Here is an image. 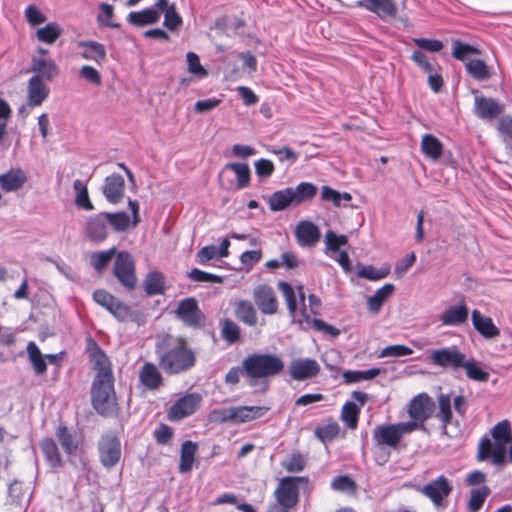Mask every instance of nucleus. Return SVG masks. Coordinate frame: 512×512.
I'll return each instance as SVG.
<instances>
[{"mask_svg":"<svg viewBox=\"0 0 512 512\" xmlns=\"http://www.w3.org/2000/svg\"><path fill=\"white\" fill-rule=\"evenodd\" d=\"M86 352L94 363V369L96 370V375L91 385L92 406L103 417L117 415L119 406L109 359L91 336L86 338Z\"/></svg>","mask_w":512,"mask_h":512,"instance_id":"obj_1","label":"nucleus"},{"mask_svg":"<svg viewBox=\"0 0 512 512\" xmlns=\"http://www.w3.org/2000/svg\"><path fill=\"white\" fill-rule=\"evenodd\" d=\"M155 354L160 369L168 376L185 374L197 362L196 353L188 341L169 334L155 342Z\"/></svg>","mask_w":512,"mask_h":512,"instance_id":"obj_2","label":"nucleus"},{"mask_svg":"<svg viewBox=\"0 0 512 512\" xmlns=\"http://www.w3.org/2000/svg\"><path fill=\"white\" fill-rule=\"evenodd\" d=\"M283 369V360L270 353H253L242 361V375L248 380L249 386H255L259 379L275 376Z\"/></svg>","mask_w":512,"mask_h":512,"instance_id":"obj_3","label":"nucleus"},{"mask_svg":"<svg viewBox=\"0 0 512 512\" xmlns=\"http://www.w3.org/2000/svg\"><path fill=\"white\" fill-rule=\"evenodd\" d=\"M415 430V422H399L380 425L373 431V438L378 445L396 447L402 437Z\"/></svg>","mask_w":512,"mask_h":512,"instance_id":"obj_4","label":"nucleus"},{"mask_svg":"<svg viewBox=\"0 0 512 512\" xmlns=\"http://www.w3.org/2000/svg\"><path fill=\"white\" fill-rule=\"evenodd\" d=\"M113 274L127 290L133 291L137 286L135 262L126 251L118 252L113 266Z\"/></svg>","mask_w":512,"mask_h":512,"instance_id":"obj_5","label":"nucleus"},{"mask_svg":"<svg viewBox=\"0 0 512 512\" xmlns=\"http://www.w3.org/2000/svg\"><path fill=\"white\" fill-rule=\"evenodd\" d=\"M176 317L186 326L191 328H201L205 323V315L198 306L194 297H188L181 300L175 311Z\"/></svg>","mask_w":512,"mask_h":512,"instance_id":"obj_6","label":"nucleus"},{"mask_svg":"<svg viewBox=\"0 0 512 512\" xmlns=\"http://www.w3.org/2000/svg\"><path fill=\"white\" fill-rule=\"evenodd\" d=\"M435 404L427 393H420L415 396L409 404L408 414L411 418L409 422H415V430L422 427L433 413Z\"/></svg>","mask_w":512,"mask_h":512,"instance_id":"obj_7","label":"nucleus"},{"mask_svg":"<svg viewBox=\"0 0 512 512\" xmlns=\"http://www.w3.org/2000/svg\"><path fill=\"white\" fill-rule=\"evenodd\" d=\"M465 355L461 353L456 346L445 347L432 351L430 360L432 364L458 370L464 364Z\"/></svg>","mask_w":512,"mask_h":512,"instance_id":"obj_8","label":"nucleus"},{"mask_svg":"<svg viewBox=\"0 0 512 512\" xmlns=\"http://www.w3.org/2000/svg\"><path fill=\"white\" fill-rule=\"evenodd\" d=\"M202 397L198 393H188L178 399L170 407L169 418L172 420H180L192 415L200 406Z\"/></svg>","mask_w":512,"mask_h":512,"instance_id":"obj_9","label":"nucleus"},{"mask_svg":"<svg viewBox=\"0 0 512 512\" xmlns=\"http://www.w3.org/2000/svg\"><path fill=\"white\" fill-rule=\"evenodd\" d=\"M253 298L258 309L265 315H273L278 311V300L273 288L261 284L254 288Z\"/></svg>","mask_w":512,"mask_h":512,"instance_id":"obj_10","label":"nucleus"},{"mask_svg":"<svg viewBox=\"0 0 512 512\" xmlns=\"http://www.w3.org/2000/svg\"><path fill=\"white\" fill-rule=\"evenodd\" d=\"M320 372V365L312 358H298L291 361L289 374L292 379L304 381L317 376Z\"/></svg>","mask_w":512,"mask_h":512,"instance_id":"obj_11","label":"nucleus"},{"mask_svg":"<svg viewBox=\"0 0 512 512\" xmlns=\"http://www.w3.org/2000/svg\"><path fill=\"white\" fill-rule=\"evenodd\" d=\"M102 194L110 204H118L124 198L125 180L117 173H113L104 179Z\"/></svg>","mask_w":512,"mask_h":512,"instance_id":"obj_12","label":"nucleus"},{"mask_svg":"<svg viewBox=\"0 0 512 512\" xmlns=\"http://www.w3.org/2000/svg\"><path fill=\"white\" fill-rule=\"evenodd\" d=\"M504 104L490 97L478 96L474 98V113L480 119H495L504 111Z\"/></svg>","mask_w":512,"mask_h":512,"instance_id":"obj_13","label":"nucleus"},{"mask_svg":"<svg viewBox=\"0 0 512 512\" xmlns=\"http://www.w3.org/2000/svg\"><path fill=\"white\" fill-rule=\"evenodd\" d=\"M303 477H286L283 478L275 491L276 499L290 507H293L298 501L297 483L305 482Z\"/></svg>","mask_w":512,"mask_h":512,"instance_id":"obj_14","label":"nucleus"},{"mask_svg":"<svg viewBox=\"0 0 512 512\" xmlns=\"http://www.w3.org/2000/svg\"><path fill=\"white\" fill-rule=\"evenodd\" d=\"M357 6L376 14L382 20L393 19L398 13L394 0H359Z\"/></svg>","mask_w":512,"mask_h":512,"instance_id":"obj_15","label":"nucleus"},{"mask_svg":"<svg viewBox=\"0 0 512 512\" xmlns=\"http://www.w3.org/2000/svg\"><path fill=\"white\" fill-rule=\"evenodd\" d=\"M418 490L428 497L434 505L439 506L443 499L451 493L452 486L444 476H440Z\"/></svg>","mask_w":512,"mask_h":512,"instance_id":"obj_16","label":"nucleus"},{"mask_svg":"<svg viewBox=\"0 0 512 512\" xmlns=\"http://www.w3.org/2000/svg\"><path fill=\"white\" fill-rule=\"evenodd\" d=\"M86 236L94 242H103L108 236V222L105 212L88 218L85 227Z\"/></svg>","mask_w":512,"mask_h":512,"instance_id":"obj_17","label":"nucleus"},{"mask_svg":"<svg viewBox=\"0 0 512 512\" xmlns=\"http://www.w3.org/2000/svg\"><path fill=\"white\" fill-rule=\"evenodd\" d=\"M438 403L439 412L437 414V417H439L442 421L443 433L449 436L450 438L457 437L461 432L458 422H456L455 426L450 430L448 428V425L451 424L452 419L450 396L448 394H441L438 397Z\"/></svg>","mask_w":512,"mask_h":512,"instance_id":"obj_18","label":"nucleus"},{"mask_svg":"<svg viewBox=\"0 0 512 512\" xmlns=\"http://www.w3.org/2000/svg\"><path fill=\"white\" fill-rule=\"evenodd\" d=\"M31 71L34 72L33 76H38V79L44 81H52L56 78L60 69L52 59L32 57L31 60Z\"/></svg>","mask_w":512,"mask_h":512,"instance_id":"obj_19","label":"nucleus"},{"mask_svg":"<svg viewBox=\"0 0 512 512\" xmlns=\"http://www.w3.org/2000/svg\"><path fill=\"white\" fill-rule=\"evenodd\" d=\"M139 381L148 390H157L163 385L164 378L159 365L145 362L139 371Z\"/></svg>","mask_w":512,"mask_h":512,"instance_id":"obj_20","label":"nucleus"},{"mask_svg":"<svg viewBox=\"0 0 512 512\" xmlns=\"http://www.w3.org/2000/svg\"><path fill=\"white\" fill-rule=\"evenodd\" d=\"M295 236L300 246L312 247L320 240L321 232L313 222L304 220L297 225Z\"/></svg>","mask_w":512,"mask_h":512,"instance_id":"obj_21","label":"nucleus"},{"mask_svg":"<svg viewBox=\"0 0 512 512\" xmlns=\"http://www.w3.org/2000/svg\"><path fill=\"white\" fill-rule=\"evenodd\" d=\"M27 92L28 105L30 107H36L41 105L49 96L50 89L41 79H38V76H32L28 80Z\"/></svg>","mask_w":512,"mask_h":512,"instance_id":"obj_22","label":"nucleus"},{"mask_svg":"<svg viewBox=\"0 0 512 512\" xmlns=\"http://www.w3.org/2000/svg\"><path fill=\"white\" fill-rule=\"evenodd\" d=\"M469 310L464 302L448 307L441 315L442 325L459 326L468 320Z\"/></svg>","mask_w":512,"mask_h":512,"instance_id":"obj_23","label":"nucleus"},{"mask_svg":"<svg viewBox=\"0 0 512 512\" xmlns=\"http://www.w3.org/2000/svg\"><path fill=\"white\" fill-rule=\"evenodd\" d=\"M472 323L475 330L486 339L497 337L500 334V330L495 326L493 320L482 315L477 309L472 311Z\"/></svg>","mask_w":512,"mask_h":512,"instance_id":"obj_24","label":"nucleus"},{"mask_svg":"<svg viewBox=\"0 0 512 512\" xmlns=\"http://www.w3.org/2000/svg\"><path fill=\"white\" fill-rule=\"evenodd\" d=\"M26 181L27 176L20 168H12L0 175V187L6 192L19 190Z\"/></svg>","mask_w":512,"mask_h":512,"instance_id":"obj_25","label":"nucleus"},{"mask_svg":"<svg viewBox=\"0 0 512 512\" xmlns=\"http://www.w3.org/2000/svg\"><path fill=\"white\" fill-rule=\"evenodd\" d=\"M235 317L242 323L253 327L257 324V311L249 300H238L234 304Z\"/></svg>","mask_w":512,"mask_h":512,"instance_id":"obj_26","label":"nucleus"},{"mask_svg":"<svg viewBox=\"0 0 512 512\" xmlns=\"http://www.w3.org/2000/svg\"><path fill=\"white\" fill-rule=\"evenodd\" d=\"M494 448H507L512 440V428L509 420L498 422L490 431Z\"/></svg>","mask_w":512,"mask_h":512,"instance_id":"obj_27","label":"nucleus"},{"mask_svg":"<svg viewBox=\"0 0 512 512\" xmlns=\"http://www.w3.org/2000/svg\"><path fill=\"white\" fill-rule=\"evenodd\" d=\"M144 291L148 296L162 295L165 292V275L158 270L150 271L143 281Z\"/></svg>","mask_w":512,"mask_h":512,"instance_id":"obj_28","label":"nucleus"},{"mask_svg":"<svg viewBox=\"0 0 512 512\" xmlns=\"http://www.w3.org/2000/svg\"><path fill=\"white\" fill-rule=\"evenodd\" d=\"M268 205L271 211L278 212L285 210L290 205H295L292 187L277 190L268 197Z\"/></svg>","mask_w":512,"mask_h":512,"instance_id":"obj_29","label":"nucleus"},{"mask_svg":"<svg viewBox=\"0 0 512 512\" xmlns=\"http://www.w3.org/2000/svg\"><path fill=\"white\" fill-rule=\"evenodd\" d=\"M160 13L155 7L145 8L142 11H132L127 16V21L134 26L143 27L155 24L159 21Z\"/></svg>","mask_w":512,"mask_h":512,"instance_id":"obj_30","label":"nucleus"},{"mask_svg":"<svg viewBox=\"0 0 512 512\" xmlns=\"http://www.w3.org/2000/svg\"><path fill=\"white\" fill-rule=\"evenodd\" d=\"M268 411L263 406H237L233 407L234 424L250 422L262 417Z\"/></svg>","mask_w":512,"mask_h":512,"instance_id":"obj_31","label":"nucleus"},{"mask_svg":"<svg viewBox=\"0 0 512 512\" xmlns=\"http://www.w3.org/2000/svg\"><path fill=\"white\" fill-rule=\"evenodd\" d=\"M78 46L84 48L81 54L84 59L95 61L98 64L106 60V49L103 44L96 41H80Z\"/></svg>","mask_w":512,"mask_h":512,"instance_id":"obj_32","label":"nucleus"},{"mask_svg":"<svg viewBox=\"0 0 512 512\" xmlns=\"http://www.w3.org/2000/svg\"><path fill=\"white\" fill-rule=\"evenodd\" d=\"M395 286L386 283L379 288L374 295L370 296L367 301L368 309L372 313H378L384 302L393 294Z\"/></svg>","mask_w":512,"mask_h":512,"instance_id":"obj_33","label":"nucleus"},{"mask_svg":"<svg viewBox=\"0 0 512 512\" xmlns=\"http://www.w3.org/2000/svg\"><path fill=\"white\" fill-rule=\"evenodd\" d=\"M421 150L426 157L435 161L441 157L443 145L436 136L425 134L421 140Z\"/></svg>","mask_w":512,"mask_h":512,"instance_id":"obj_34","label":"nucleus"},{"mask_svg":"<svg viewBox=\"0 0 512 512\" xmlns=\"http://www.w3.org/2000/svg\"><path fill=\"white\" fill-rule=\"evenodd\" d=\"M28 358L37 375H43L47 371V362L39 347L34 341H30L26 347Z\"/></svg>","mask_w":512,"mask_h":512,"instance_id":"obj_35","label":"nucleus"},{"mask_svg":"<svg viewBox=\"0 0 512 512\" xmlns=\"http://www.w3.org/2000/svg\"><path fill=\"white\" fill-rule=\"evenodd\" d=\"M225 170L233 171L236 174L237 189H244L249 186L250 179H251V172H250V168H249L248 164L230 162L224 166L222 173Z\"/></svg>","mask_w":512,"mask_h":512,"instance_id":"obj_36","label":"nucleus"},{"mask_svg":"<svg viewBox=\"0 0 512 512\" xmlns=\"http://www.w3.org/2000/svg\"><path fill=\"white\" fill-rule=\"evenodd\" d=\"M381 369L371 368L368 370H346L342 373V377L345 383H357L364 380H371L380 375Z\"/></svg>","mask_w":512,"mask_h":512,"instance_id":"obj_37","label":"nucleus"},{"mask_svg":"<svg viewBox=\"0 0 512 512\" xmlns=\"http://www.w3.org/2000/svg\"><path fill=\"white\" fill-rule=\"evenodd\" d=\"M468 74L477 81H485L490 78L486 63L481 59H470L465 64Z\"/></svg>","mask_w":512,"mask_h":512,"instance_id":"obj_38","label":"nucleus"},{"mask_svg":"<svg viewBox=\"0 0 512 512\" xmlns=\"http://www.w3.org/2000/svg\"><path fill=\"white\" fill-rule=\"evenodd\" d=\"M73 189L76 193L75 204L86 211H92L94 206L90 201L87 185L82 180L76 179L73 182Z\"/></svg>","mask_w":512,"mask_h":512,"instance_id":"obj_39","label":"nucleus"},{"mask_svg":"<svg viewBox=\"0 0 512 512\" xmlns=\"http://www.w3.org/2000/svg\"><path fill=\"white\" fill-rule=\"evenodd\" d=\"M360 408L355 402L347 401L341 409V420L349 429H355L358 425Z\"/></svg>","mask_w":512,"mask_h":512,"instance_id":"obj_40","label":"nucleus"},{"mask_svg":"<svg viewBox=\"0 0 512 512\" xmlns=\"http://www.w3.org/2000/svg\"><path fill=\"white\" fill-rule=\"evenodd\" d=\"M314 433L323 444H327L338 437L340 433V426L336 421H331L317 426Z\"/></svg>","mask_w":512,"mask_h":512,"instance_id":"obj_41","label":"nucleus"},{"mask_svg":"<svg viewBox=\"0 0 512 512\" xmlns=\"http://www.w3.org/2000/svg\"><path fill=\"white\" fill-rule=\"evenodd\" d=\"M295 205L310 200L317 194V187L310 182H301L295 188L292 187Z\"/></svg>","mask_w":512,"mask_h":512,"instance_id":"obj_42","label":"nucleus"},{"mask_svg":"<svg viewBox=\"0 0 512 512\" xmlns=\"http://www.w3.org/2000/svg\"><path fill=\"white\" fill-rule=\"evenodd\" d=\"M221 337L230 344L237 343L241 338L240 327L231 319L221 321Z\"/></svg>","mask_w":512,"mask_h":512,"instance_id":"obj_43","label":"nucleus"},{"mask_svg":"<svg viewBox=\"0 0 512 512\" xmlns=\"http://www.w3.org/2000/svg\"><path fill=\"white\" fill-rule=\"evenodd\" d=\"M277 287L285 298L290 316L295 317L298 304L293 286L288 282L280 281L278 282Z\"/></svg>","mask_w":512,"mask_h":512,"instance_id":"obj_44","label":"nucleus"},{"mask_svg":"<svg viewBox=\"0 0 512 512\" xmlns=\"http://www.w3.org/2000/svg\"><path fill=\"white\" fill-rule=\"evenodd\" d=\"M61 32L62 30L57 23L50 22L46 26L39 28L36 36L41 42L53 44L61 35Z\"/></svg>","mask_w":512,"mask_h":512,"instance_id":"obj_45","label":"nucleus"},{"mask_svg":"<svg viewBox=\"0 0 512 512\" xmlns=\"http://www.w3.org/2000/svg\"><path fill=\"white\" fill-rule=\"evenodd\" d=\"M117 251L115 247H112L111 249L100 251V252H94L91 255V265L97 272H102L110 263L113 256L116 254Z\"/></svg>","mask_w":512,"mask_h":512,"instance_id":"obj_46","label":"nucleus"},{"mask_svg":"<svg viewBox=\"0 0 512 512\" xmlns=\"http://www.w3.org/2000/svg\"><path fill=\"white\" fill-rule=\"evenodd\" d=\"M321 199L326 202H331L335 207H339L342 200L350 201L352 200V196L348 192H339L325 185L321 190Z\"/></svg>","mask_w":512,"mask_h":512,"instance_id":"obj_47","label":"nucleus"},{"mask_svg":"<svg viewBox=\"0 0 512 512\" xmlns=\"http://www.w3.org/2000/svg\"><path fill=\"white\" fill-rule=\"evenodd\" d=\"M506 450H478L477 460L488 461L495 466H503L506 463Z\"/></svg>","mask_w":512,"mask_h":512,"instance_id":"obj_48","label":"nucleus"},{"mask_svg":"<svg viewBox=\"0 0 512 512\" xmlns=\"http://www.w3.org/2000/svg\"><path fill=\"white\" fill-rule=\"evenodd\" d=\"M462 368H465L467 377L472 380L486 382L489 379V373L484 371L474 359L464 358Z\"/></svg>","mask_w":512,"mask_h":512,"instance_id":"obj_49","label":"nucleus"},{"mask_svg":"<svg viewBox=\"0 0 512 512\" xmlns=\"http://www.w3.org/2000/svg\"><path fill=\"white\" fill-rule=\"evenodd\" d=\"M390 273L389 268L376 269L372 265H361L357 272L358 277L367 279L370 281H377L387 277Z\"/></svg>","mask_w":512,"mask_h":512,"instance_id":"obj_50","label":"nucleus"},{"mask_svg":"<svg viewBox=\"0 0 512 512\" xmlns=\"http://www.w3.org/2000/svg\"><path fill=\"white\" fill-rule=\"evenodd\" d=\"M489 494L490 489L485 485L472 489L468 503L470 510L473 512L479 510Z\"/></svg>","mask_w":512,"mask_h":512,"instance_id":"obj_51","label":"nucleus"},{"mask_svg":"<svg viewBox=\"0 0 512 512\" xmlns=\"http://www.w3.org/2000/svg\"><path fill=\"white\" fill-rule=\"evenodd\" d=\"M108 224H110L116 231H125L130 224V218L124 211L116 213L105 212Z\"/></svg>","mask_w":512,"mask_h":512,"instance_id":"obj_52","label":"nucleus"},{"mask_svg":"<svg viewBox=\"0 0 512 512\" xmlns=\"http://www.w3.org/2000/svg\"><path fill=\"white\" fill-rule=\"evenodd\" d=\"M187 276L194 282H210V283L222 284L224 281V278L222 276L212 274V273L200 270L198 268H193L187 274Z\"/></svg>","mask_w":512,"mask_h":512,"instance_id":"obj_53","label":"nucleus"},{"mask_svg":"<svg viewBox=\"0 0 512 512\" xmlns=\"http://www.w3.org/2000/svg\"><path fill=\"white\" fill-rule=\"evenodd\" d=\"M186 61L188 65V71L197 76L198 78H204L208 75V71L201 65L199 56L194 52H188L186 54Z\"/></svg>","mask_w":512,"mask_h":512,"instance_id":"obj_54","label":"nucleus"},{"mask_svg":"<svg viewBox=\"0 0 512 512\" xmlns=\"http://www.w3.org/2000/svg\"><path fill=\"white\" fill-rule=\"evenodd\" d=\"M9 496L16 504H22L24 501H29L30 495L27 488H24L22 483L14 481L9 485Z\"/></svg>","mask_w":512,"mask_h":512,"instance_id":"obj_55","label":"nucleus"},{"mask_svg":"<svg viewBox=\"0 0 512 512\" xmlns=\"http://www.w3.org/2000/svg\"><path fill=\"white\" fill-rule=\"evenodd\" d=\"M182 17L179 15L176 9V5L171 3V7L167 11L164 12V22L163 25L173 31L179 28L182 25Z\"/></svg>","mask_w":512,"mask_h":512,"instance_id":"obj_56","label":"nucleus"},{"mask_svg":"<svg viewBox=\"0 0 512 512\" xmlns=\"http://www.w3.org/2000/svg\"><path fill=\"white\" fill-rule=\"evenodd\" d=\"M331 487L335 491L354 493L356 491V483L349 476H338L331 482Z\"/></svg>","mask_w":512,"mask_h":512,"instance_id":"obj_57","label":"nucleus"},{"mask_svg":"<svg viewBox=\"0 0 512 512\" xmlns=\"http://www.w3.org/2000/svg\"><path fill=\"white\" fill-rule=\"evenodd\" d=\"M348 243L346 235H337L332 230H328L325 235L326 249L337 252L341 246H345Z\"/></svg>","mask_w":512,"mask_h":512,"instance_id":"obj_58","label":"nucleus"},{"mask_svg":"<svg viewBox=\"0 0 512 512\" xmlns=\"http://www.w3.org/2000/svg\"><path fill=\"white\" fill-rule=\"evenodd\" d=\"M55 435L62 448H78V445L74 442V435L69 431L67 426L59 425Z\"/></svg>","mask_w":512,"mask_h":512,"instance_id":"obj_59","label":"nucleus"},{"mask_svg":"<svg viewBox=\"0 0 512 512\" xmlns=\"http://www.w3.org/2000/svg\"><path fill=\"white\" fill-rule=\"evenodd\" d=\"M479 50L467 43H462L459 40H456L453 45V56L461 61H464L468 56L472 54H478Z\"/></svg>","mask_w":512,"mask_h":512,"instance_id":"obj_60","label":"nucleus"},{"mask_svg":"<svg viewBox=\"0 0 512 512\" xmlns=\"http://www.w3.org/2000/svg\"><path fill=\"white\" fill-rule=\"evenodd\" d=\"M413 353V350L406 345L396 344L385 347L379 354L380 358L384 357H403Z\"/></svg>","mask_w":512,"mask_h":512,"instance_id":"obj_61","label":"nucleus"},{"mask_svg":"<svg viewBox=\"0 0 512 512\" xmlns=\"http://www.w3.org/2000/svg\"><path fill=\"white\" fill-rule=\"evenodd\" d=\"M305 464L306 460L300 453H293L282 462L283 467L291 473L302 471Z\"/></svg>","mask_w":512,"mask_h":512,"instance_id":"obj_62","label":"nucleus"},{"mask_svg":"<svg viewBox=\"0 0 512 512\" xmlns=\"http://www.w3.org/2000/svg\"><path fill=\"white\" fill-rule=\"evenodd\" d=\"M27 22L32 26H37L46 21V16L39 10L35 4H30L25 9Z\"/></svg>","mask_w":512,"mask_h":512,"instance_id":"obj_63","label":"nucleus"},{"mask_svg":"<svg viewBox=\"0 0 512 512\" xmlns=\"http://www.w3.org/2000/svg\"><path fill=\"white\" fill-rule=\"evenodd\" d=\"M107 311H109L118 321L121 322L126 321L131 312L130 307L117 298L114 303H112L111 308L107 309Z\"/></svg>","mask_w":512,"mask_h":512,"instance_id":"obj_64","label":"nucleus"}]
</instances>
